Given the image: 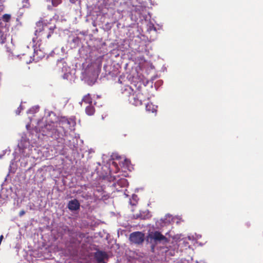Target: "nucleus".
<instances>
[{"label": "nucleus", "instance_id": "f257e3e1", "mask_svg": "<svg viewBox=\"0 0 263 263\" xmlns=\"http://www.w3.org/2000/svg\"><path fill=\"white\" fill-rule=\"evenodd\" d=\"M134 86L135 90L132 86H123L121 88V92L123 97L128 99L130 103L135 106H140L143 102L149 99L150 96L148 90L142 87L141 82H137Z\"/></svg>", "mask_w": 263, "mask_h": 263}, {"label": "nucleus", "instance_id": "f03ea898", "mask_svg": "<svg viewBox=\"0 0 263 263\" xmlns=\"http://www.w3.org/2000/svg\"><path fill=\"white\" fill-rule=\"evenodd\" d=\"M55 28V25L41 18L36 23L35 35L40 39H49L53 33Z\"/></svg>", "mask_w": 263, "mask_h": 263}, {"label": "nucleus", "instance_id": "7ed1b4c3", "mask_svg": "<svg viewBox=\"0 0 263 263\" xmlns=\"http://www.w3.org/2000/svg\"><path fill=\"white\" fill-rule=\"evenodd\" d=\"M75 124V121L73 120L68 119L65 117H61L57 121L58 129H57L55 132H58L60 137L66 136L68 130H71Z\"/></svg>", "mask_w": 263, "mask_h": 263}, {"label": "nucleus", "instance_id": "20e7f679", "mask_svg": "<svg viewBox=\"0 0 263 263\" xmlns=\"http://www.w3.org/2000/svg\"><path fill=\"white\" fill-rule=\"evenodd\" d=\"M58 127L57 121L55 122H51L50 123H46L44 127L42 128V130L46 133L45 134H48L51 137L58 138L60 137L59 133L54 132L57 129H58Z\"/></svg>", "mask_w": 263, "mask_h": 263}, {"label": "nucleus", "instance_id": "39448f33", "mask_svg": "<svg viewBox=\"0 0 263 263\" xmlns=\"http://www.w3.org/2000/svg\"><path fill=\"white\" fill-rule=\"evenodd\" d=\"M149 237L156 243H161L162 244H166L169 242V239L158 231L152 232L149 234Z\"/></svg>", "mask_w": 263, "mask_h": 263}, {"label": "nucleus", "instance_id": "423d86ee", "mask_svg": "<svg viewBox=\"0 0 263 263\" xmlns=\"http://www.w3.org/2000/svg\"><path fill=\"white\" fill-rule=\"evenodd\" d=\"M130 242L136 245L142 244L144 240V234L141 232H135L129 235Z\"/></svg>", "mask_w": 263, "mask_h": 263}, {"label": "nucleus", "instance_id": "0eeeda50", "mask_svg": "<svg viewBox=\"0 0 263 263\" xmlns=\"http://www.w3.org/2000/svg\"><path fill=\"white\" fill-rule=\"evenodd\" d=\"M95 258L99 263H105L104 261L105 258H107L108 255L105 252L103 251H98L95 254Z\"/></svg>", "mask_w": 263, "mask_h": 263}, {"label": "nucleus", "instance_id": "6e6552de", "mask_svg": "<svg viewBox=\"0 0 263 263\" xmlns=\"http://www.w3.org/2000/svg\"><path fill=\"white\" fill-rule=\"evenodd\" d=\"M80 204L79 201L74 199L69 201L68 208L70 211H76L80 209Z\"/></svg>", "mask_w": 263, "mask_h": 263}, {"label": "nucleus", "instance_id": "1a4fd4ad", "mask_svg": "<svg viewBox=\"0 0 263 263\" xmlns=\"http://www.w3.org/2000/svg\"><path fill=\"white\" fill-rule=\"evenodd\" d=\"M9 30L0 32V44H4L6 43Z\"/></svg>", "mask_w": 263, "mask_h": 263}, {"label": "nucleus", "instance_id": "9d476101", "mask_svg": "<svg viewBox=\"0 0 263 263\" xmlns=\"http://www.w3.org/2000/svg\"><path fill=\"white\" fill-rule=\"evenodd\" d=\"M145 109L148 112H156L157 110L156 107L151 103H148L146 105Z\"/></svg>", "mask_w": 263, "mask_h": 263}, {"label": "nucleus", "instance_id": "9b49d317", "mask_svg": "<svg viewBox=\"0 0 263 263\" xmlns=\"http://www.w3.org/2000/svg\"><path fill=\"white\" fill-rule=\"evenodd\" d=\"M82 102H84L85 104H88L89 105H91L92 102V99L91 97V96L89 93H88L85 95L82 100Z\"/></svg>", "mask_w": 263, "mask_h": 263}, {"label": "nucleus", "instance_id": "f8f14e48", "mask_svg": "<svg viewBox=\"0 0 263 263\" xmlns=\"http://www.w3.org/2000/svg\"><path fill=\"white\" fill-rule=\"evenodd\" d=\"M86 114L88 116H92L95 112V108L93 106L89 105L85 108Z\"/></svg>", "mask_w": 263, "mask_h": 263}, {"label": "nucleus", "instance_id": "ddd939ff", "mask_svg": "<svg viewBox=\"0 0 263 263\" xmlns=\"http://www.w3.org/2000/svg\"><path fill=\"white\" fill-rule=\"evenodd\" d=\"M11 16L9 14H5L2 16V20L4 22L8 23L10 22Z\"/></svg>", "mask_w": 263, "mask_h": 263}, {"label": "nucleus", "instance_id": "4468645a", "mask_svg": "<svg viewBox=\"0 0 263 263\" xmlns=\"http://www.w3.org/2000/svg\"><path fill=\"white\" fill-rule=\"evenodd\" d=\"M6 30H9L8 27H6V25L3 23L0 20V32H2Z\"/></svg>", "mask_w": 263, "mask_h": 263}, {"label": "nucleus", "instance_id": "2eb2a0df", "mask_svg": "<svg viewBox=\"0 0 263 263\" xmlns=\"http://www.w3.org/2000/svg\"><path fill=\"white\" fill-rule=\"evenodd\" d=\"M117 183L121 186H124L127 183V180L125 178L120 179L118 181Z\"/></svg>", "mask_w": 263, "mask_h": 263}, {"label": "nucleus", "instance_id": "dca6fc26", "mask_svg": "<svg viewBox=\"0 0 263 263\" xmlns=\"http://www.w3.org/2000/svg\"><path fill=\"white\" fill-rule=\"evenodd\" d=\"M62 0H52V4L54 7L57 6L58 5L61 4Z\"/></svg>", "mask_w": 263, "mask_h": 263}, {"label": "nucleus", "instance_id": "f3484780", "mask_svg": "<svg viewBox=\"0 0 263 263\" xmlns=\"http://www.w3.org/2000/svg\"><path fill=\"white\" fill-rule=\"evenodd\" d=\"M41 51L40 50V51H38V50H36L35 51V54H36V55H39V57L41 58H43V57H45V54L44 53H42V54H40V53L39 52H41Z\"/></svg>", "mask_w": 263, "mask_h": 263}, {"label": "nucleus", "instance_id": "a211bd4d", "mask_svg": "<svg viewBox=\"0 0 263 263\" xmlns=\"http://www.w3.org/2000/svg\"><path fill=\"white\" fill-rule=\"evenodd\" d=\"M129 161L127 160L126 159H124V162L122 163V164L123 165H126L127 166L128 165V164L129 163Z\"/></svg>", "mask_w": 263, "mask_h": 263}, {"label": "nucleus", "instance_id": "6ab92c4d", "mask_svg": "<svg viewBox=\"0 0 263 263\" xmlns=\"http://www.w3.org/2000/svg\"><path fill=\"white\" fill-rule=\"evenodd\" d=\"M25 214V211L24 210H21L19 213V216L20 217L23 216Z\"/></svg>", "mask_w": 263, "mask_h": 263}, {"label": "nucleus", "instance_id": "aec40b11", "mask_svg": "<svg viewBox=\"0 0 263 263\" xmlns=\"http://www.w3.org/2000/svg\"><path fill=\"white\" fill-rule=\"evenodd\" d=\"M112 164L113 165H114L116 167H117V166H118V165H117V163H116V162H112Z\"/></svg>", "mask_w": 263, "mask_h": 263}, {"label": "nucleus", "instance_id": "412c9836", "mask_svg": "<svg viewBox=\"0 0 263 263\" xmlns=\"http://www.w3.org/2000/svg\"><path fill=\"white\" fill-rule=\"evenodd\" d=\"M2 10H3V9H1L0 10V11H2Z\"/></svg>", "mask_w": 263, "mask_h": 263}]
</instances>
